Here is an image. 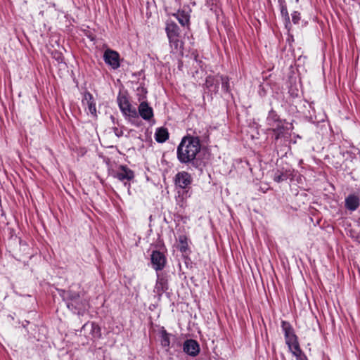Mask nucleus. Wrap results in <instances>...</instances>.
Listing matches in <instances>:
<instances>
[{
	"mask_svg": "<svg viewBox=\"0 0 360 360\" xmlns=\"http://www.w3.org/2000/svg\"><path fill=\"white\" fill-rule=\"evenodd\" d=\"M169 139V132L166 128L160 127L156 130L155 139L158 143H164Z\"/></svg>",
	"mask_w": 360,
	"mask_h": 360,
	"instance_id": "obj_21",
	"label": "nucleus"
},
{
	"mask_svg": "<svg viewBox=\"0 0 360 360\" xmlns=\"http://www.w3.org/2000/svg\"><path fill=\"white\" fill-rule=\"evenodd\" d=\"M139 114L145 120H150L153 117V110L147 102L142 101L139 106Z\"/></svg>",
	"mask_w": 360,
	"mask_h": 360,
	"instance_id": "obj_11",
	"label": "nucleus"
},
{
	"mask_svg": "<svg viewBox=\"0 0 360 360\" xmlns=\"http://www.w3.org/2000/svg\"><path fill=\"white\" fill-rule=\"evenodd\" d=\"M297 360H308L307 357L304 354H302L300 356H299Z\"/></svg>",
	"mask_w": 360,
	"mask_h": 360,
	"instance_id": "obj_34",
	"label": "nucleus"
},
{
	"mask_svg": "<svg viewBox=\"0 0 360 360\" xmlns=\"http://www.w3.org/2000/svg\"><path fill=\"white\" fill-rule=\"evenodd\" d=\"M169 288L167 276L163 273L157 272V280L154 287V292L160 297Z\"/></svg>",
	"mask_w": 360,
	"mask_h": 360,
	"instance_id": "obj_6",
	"label": "nucleus"
},
{
	"mask_svg": "<svg viewBox=\"0 0 360 360\" xmlns=\"http://www.w3.org/2000/svg\"><path fill=\"white\" fill-rule=\"evenodd\" d=\"M205 86L209 91L216 94L219 89V81L213 76L209 75L206 77Z\"/></svg>",
	"mask_w": 360,
	"mask_h": 360,
	"instance_id": "obj_16",
	"label": "nucleus"
},
{
	"mask_svg": "<svg viewBox=\"0 0 360 360\" xmlns=\"http://www.w3.org/2000/svg\"><path fill=\"white\" fill-rule=\"evenodd\" d=\"M179 250L185 253L188 250V239L186 236L181 235L179 236Z\"/></svg>",
	"mask_w": 360,
	"mask_h": 360,
	"instance_id": "obj_24",
	"label": "nucleus"
},
{
	"mask_svg": "<svg viewBox=\"0 0 360 360\" xmlns=\"http://www.w3.org/2000/svg\"><path fill=\"white\" fill-rule=\"evenodd\" d=\"M113 131L116 136L121 137L123 135V131L121 129H119L117 127L113 128Z\"/></svg>",
	"mask_w": 360,
	"mask_h": 360,
	"instance_id": "obj_33",
	"label": "nucleus"
},
{
	"mask_svg": "<svg viewBox=\"0 0 360 360\" xmlns=\"http://www.w3.org/2000/svg\"><path fill=\"white\" fill-rule=\"evenodd\" d=\"M289 177V175L288 174L287 171L283 172V170H277L274 174L273 179L274 181L277 183H281L282 181H284L287 180Z\"/></svg>",
	"mask_w": 360,
	"mask_h": 360,
	"instance_id": "obj_25",
	"label": "nucleus"
},
{
	"mask_svg": "<svg viewBox=\"0 0 360 360\" xmlns=\"http://www.w3.org/2000/svg\"><path fill=\"white\" fill-rule=\"evenodd\" d=\"M281 328L284 333L285 344L288 348L293 346L295 344L299 343L298 338L296 335L295 330L290 323L285 321H281Z\"/></svg>",
	"mask_w": 360,
	"mask_h": 360,
	"instance_id": "obj_4",
	"label": "nucleus"
},
{
	"mask_svg": "<svg viewBox=\"0 0 360 360\" xmlns=\"http://www.w3.org/2000/svg\"><path fill=\"white\" fill-rule=\"evenodd\" d=\"M169 46L174 53H181L184 49V42L180 39V35L168 38Z\"/></svg>",
	"mask_w": 360,
	"mask_h": 360,
	"instance_id": "obj_14",
	"label": "nucleus"
},
{
	"mask_svg": "<svg viewBox=\"0 0 360 360\" xmlns=\"http://www.w3.org/2000/svg\"><path fill=\"white\" fill-rule=\"evenodd\" d=\"M282 120L280 119L279 116L276 113L275 110L271 109L268 114V116L266 117V124L267 125L270 127H274L276 124L281 123V121Z\"/></svg>",
	"mask_w": 360,
	"mask_h": 360,
	"instance_id": "obj_22",
	"label": "nucleus"
},
{
	"mask_svg": "<svg viewBox=\"0 0 360 360\" xmlns=\"http://www.w3.org/2000/svg\"><path fill=\"white\" fill-rule=\"evenodd\" d=\"M173 15L178 20L182 26H188L190 23V15L184 11H178Z\"/></svg>",
	"mask_w": 360,
	"mask_h": 360,
	"instance_id": "obj_19",
	"label": "nucleus"
},
{
	"mask_svg": "<svg viewBox=\"0 0 360 360\" xmlns=\"http://www.w3.org/2000/svg\"><path fill=\"white\" fill-rule=\"evenodd\" d=\"M114 177L124 182L127 186V181H130L134 178V172L127 165H120L114 172Z\"/></svg>",
	"mask_w": 360,
	"mask_h": 360,
	"instance_id": "obj_5",
	"label": "nucleus"
},
{
	"mask_svg": "<svg viewBox=\"0 0 360 360\" xmlns=\"http://www.w3.org/2000/svg\"><path fill=\"white\" fill-rule=\"evenodd\" d=\"M165 31L168 38L178 37L180 35L179 26L173 21H167L166 23Z\"/></svg>",
	"mask_w": 360,
	"mask_h": 360,
	"instance_id": "obj_15",
	"label": "nucleus"
},
{
	"mask_svg": "<svg viewBox=\"0 0 360 360\" xmlns=\"http://www.w3.org/2000/svg\"><path fill=\"white\" fill-rule=\"evenodd\" d=\"M291 15L293 23L297 24L300 20V13L298 11H294Z\"/></svg>",
	"mask_w": 360,
	"mask_h": 360,
	"instance_id": "obj_32",
	"label": "nucleus"
},
{
	"mask_svg": "<svg viewBox=\"0 0 360 360\" xmlns=\"http://www.w3.org/2000/svg\"><path fill=\"white\" fill-rule=\"evenodd\" d=\"M160 344L162 347L169 348L170 346V337L172 334L167 333L165 327L162 326L159 330Z\"/></svg>",
	"mask_w": 360,
	"mask_h": 360,
	"instance_id": "obj_18",
	"label": "nucleus"
},
{
	"mask_svg": "<svg viewBox=\"0 0 360 360\" xmlns=\"http://www.w3.org/2000/svg\"><path fill=\"white\" fill-rule=\"evenodd\" d=\"M269 129H271L275 135V139L278 140L281 136H283L285 127H284V121L281 120V123L276 124L274 127H270Z\"/></svg>",
	"mask_w": 360,
	"mask_h": 360,
	"instance_id": "obj_23",
	"label": "nucleus"
},
{
	"mask_svg": "<svg viewBox=\"0 0 360 360\" xmlns=\"http://www.w3.org/2000/svg\"><path fill=\"white\" fill-rule=\"evenodd\" d=\"M60 295L62 297L63 300L66 302V304H68L69 302H75L76 300H79L80 297L79 292L72 290H61Z\"/></svg>",
	"mask_w": 360,
	"mask_h": 360,
	"instance_id": "obj_17",
	"label": "nucleus"
},
{
	"mask_svg": "<svg viewBox=\"0 0 360 360\" xmlns=\"http://www.w3.org/2000/svg\"><path fill=\"white\" fill-rule=\"evenodd\" d=\"M67 307L73 313L79 314L85 309V302L79 297V300H76L75 302H69Z\"/></svg>",
	"mask_w": 360,
	"mask_h": 360,
	"instance_id": "obj_13",
	"label": "nucleus"
},
{
	"mask_svg": "<svg viewBox=\"0 0 360 360\" xmlns=\"http://www.w3.org/2000/svg\"><path fill=\"white\" fill-rule=\"evenodd\" d=\"M136 92L139 96V100L140 101L146 98V95L148 91L144 85L141 84L140 86L136 89Z\"/></svg>",
	"mask_w": 360,
	"mask_h": 360,
	"instance_id": "obj_30",
	"label": "nucleus"
},
{
	"mask_svg": "<svg viewBox=\"0 0 360 360\" xmlns=\"http://www.w3.org/2000/svg\"><path fill=\"white\" fill-rule=\"evenodd\" d=\"M201 150L200 140L190 137V135L184 136L177 146L176 157L181 164L191 167L202 169L204 164L199 158L198 154Z\"/></svg>",
	"mask_w": 360,
	"mask_h": 360,
	"instance_id": "obj_1",
	"label": "nucleus"
},
{
	"mask_svg": "<svg viewBox=\"0 0 360 360\" xmlns=\"http://www.w3.org/2000/svg\"><path fill=\"white\" fill-rule=\"evenodd\" d=\"M290 352L292 354L293 356H295L296 359H297L299 356H300L303 353L302 350L300 348V344H295L291 347L288 348Z\"/></svg>",
	"mask_w": 360,
	"mask_h": 360,
	"instance_id": "obj_29",
	"label": "nucleus"
},
{
	"mask_svg": "<svg viewBox=\"0 0 360 360\" xmlns=\"http://www.w3.org/2000/svg\"><path fill=\"white\" fill-rule=\"evenodd\" d=\"M193 182V178L188 172H179L174 176V184L176 187L183 190L182 195L187 198L189 196L188 191Z\"/></svg>",
	"mask_w": 360,
	"mask_h": 360,
	"instance_id": "obj_2",
	"label": "nucleus"
},
{
	"mask_svg": "<svg viewBox=\"0 0 360 360\" xmlns=\"http://www.w3.org/2000/svg\"><path fill=\"white\" fill-rule=\"evenodd\" d=\"M359 205L360 199L357 195L351 194L345 198V206L348 210L354 211L359 207Z\"/></svg>",
	"mask_w": 360,
	"mask_h": 360,
	"instance_id": "obj_12",
	"label": "nucleus"
},
{
	"mask_svg": "<svg viewBox=\"0 0 360 360\" xmlns=\"http://www.w3.org/2000/svg\"><path fill=\"white\" fill-rule=\"evenodd\" d=\"M183 351L188 355L195 357L199 354L200 348L196 340L188 339L183 344Z\"/></svg>",
	"mask_w": 360,
	"mask_h": 360,
	"instance_id": "obj_9",
	"label": "nucleus"
},
{
	"mask_svg": "<svg viewBox=\"0 0 360 360\" xmlns=\"http://www.w3.org/2000/svg\"><path fill=\"white\" fill-rule=\"evenodd\" d=\"M103 59L106 64L110 65L113 69H117L120 64V55L113 50L107 49L103 54Z\"/></svg>",
	"mask_w": 360,
	"mask_h": 360,
	"instance_id": "obj_8",
	"label": "nucleus"
},
{
	"mask_svg": "<svg viewBox=\"0 0 360 360\" xmlns=\"http://www.w3.org/2000/svg\"><path fill=\"white\" fill-rule=\"evenodd\" d=\"M82 103L87 105L88 110L91 115L96 116V103L93 95L90 92L86 91L84 93Z\"/></svg>",
	"mask_w": 360,
	"mask_h": 360,
	"instance_id": "obj_10",
	"label": "nucleus"
},
{
	"mask_svg": "<svg viewBox=\"0 0 360 360\" xmlns=\"http://www.w3.org/2000/svg\"><path fill=\"white\" fill-rule=\"evenodd\" d=\"M150 259L152 266L157 272L162 270L165 266L167 261L166 257L162 252L158 250L152 252Z\"/></svg>",
	"mask_w": 360,
	"mask_h": 360,
	"instance_id": "obj_7",
	"label": "nucleus"
},
{
	"mask_svg": "<svg viewBox=\"0 0 360 360\" xmlns=\"http://www.w3.org/2000/svg\"><path fill=\"white\" fill-rule=\"evenodd\" d=\"M278 3L280 6L281 16L285 21V27L288 28V27L290 25V20L285 0H278Z\"/></svg>",
	"mask_w": 360,
	"mask_h": 360,
	"instance_id": "obj_20",
	"label": "nucleus"
},
{
	"mask_svg": "<svg viewBox=\"0 0 360 360\" xmlns=\"http://www.w3.org/2000/svg\"><path fill=\"white\" fill-rule=\"evenodd\" d=\"M207 130L202 127L201 128H195L193 130V134H189L190 137L196 138L197 139L200 141V139L206 135Z\"/></svg>",
	"mask_w": 360,
	"mask_h": 360,
	"instance_id": "obj_27",
	"label": "nucleus"
},
{
	"mask_svg": "<svg viewBox=\"0 0 360 360\" xmlns=\"http://www.w3.org/2000/svg\"><path fill=\"white\" fill-rule=\"evenodd\" d=\"M117 101L120 110L124 115L134 118L138 117L136 109L131 105L125 94H119L117 98Z\"/></svg>",
	"mask_w": 360,
	"mask_h": 360,
	"instance_id": "obj_3",
	"label": "nucleus"
},
{
	"mask_svg": "<svg viewBox=\"0 0 360 360\" xmlns=\"http://www.w3.org/2000/svg\"><path fill=\"white\" fill-rule=\"evenodd\" d=\"M91 333L93 338H97V339L100 338L101 337L102 333H101V328L98 326V324H97L95 322H91Z\"/></svg>",
	"mask_w": 360,
	"mask_h": 360,
	"instance_id": "obj_26",
	"label": "nucleus"
},
{
	"mask_svg": "<svg viewBox=\"0 0 360 360\" xmlns=\"http://www.w3.org/2000/svg\"><path fill=\"white\" fill-rule=\"evenodd\" d=\"M220 78H221V89H222V91L224 93L229 94L230 91H231V88H230V84H229V77H226V76H221Z\"/></svg>",
	"mask_w": 360,
	"mask_h": 360,
	"instance_id": "obj_28",
	"label": "nucleus"
},
{
	"mask_svg": "<svg viewBox=\"0 0 360 360\" xmlns=\"http://www.w3.org/2000/svg\"><path fill=\"white\" fill-rule=\"evenodd\" d=\"M52 56L54 59H56L58 63H62L63 60V56L59 51H54L52 53Z\"/></svg>",
	"mask_w": 360,
	"mask_h": 360,
	"instance_id": "obj_31",
	"label": "nucleus"
}]
</instances>
